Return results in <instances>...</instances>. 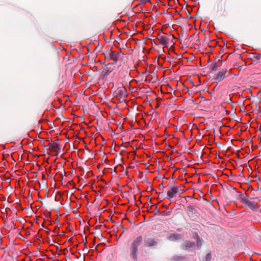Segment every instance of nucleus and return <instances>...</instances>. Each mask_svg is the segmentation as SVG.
Wrapping results in <instances>:
<instances>
[{
  "label": "nucleus",
  "instance_id": "2eb2a0df",
  "mask_svg": "<svg viewBox=\"0 0 261 261\" xmlns=\"http://www.w3.org/2000/svg\"><path fill=\"white\" fill-rule=\"evenodd\" d=\"M25 221L24 219H22V218H20V220H19V222L21 224V226L20 227L21 228H22L23 226V223Z\"/></svg>",
  "mask_w": 261,
  "mask_h": 261
},
{
  "label": "nucleus",
  "instance_id": "aec40b11",
  "mask_svg": "<svg viewBox=\"0 0 261 261\" xmlns=\"http://www.w3.org/2000/svg\"><path fill=\"white\" fill-rule=\"evenodd\" d=\"M17 161H18L19 160V156H18V157L17 158Z\"/></svg>",
  "mask_w": 261,
  "mask_h": 261
},
{
  "label": "nucleus",
  "instance_id": "9d476101",
  "mask_svg": "<svg viewBox=\"0 0 261 261\" xmlns=\"http://www.w3.org/2000/svg\"><path fill=\"white\" fill-rule=\"evenodd\" d=\"M196 245L194 243L191 241H187L185 243V248L186 249L191 250L195 247Z\"/></svg>",
  "mask_w": 261,
  "mask_h": 261
},
{
  "label": "nucleus",
  "instance_id": "b1692460",
  "mask_svg": "<svg viewBox=\"0 0 261 261\" xmlns=\"http://www.w3.org/2000/svg\"><path fill=\"white\" fill-rule=\"evenodd\" d=\"M259 56H260L259 55H257V58H258V59H259Z\"/></svg>",
  "mask_w": 261,
  "mask_h": 261
},
{
  "label": "nucleus",
  "instance_id": "4468645a",
  "mask_svg": "<svg viewBox=\"0 0 261 261\" xmlns=\"http://www.w3.org/2000/svg\"><path fill=\"white\" fill-rule=\"evenodd\" d=\"M201 245H202L201 241L199 238H198V239L197 240V246L198 247H200Z\"/></svg>",
  "mask_w": 261,
  "mask_h": 261
},
{
  "label": "nucleus",
  "instance_id": "9b49d317",
  "mask_svg": "<svg viewBox=\"0 0 261 261\" xmlns=\"http://www.w3.org/2000/svg\"><path fill=\"white\" fill-rule=\"evenodd\" d=\"M246 203L247 204L248 206L252 210H254L256 209V204L254 202L247 200L246 201Z\"/></svg>",
  "mask_w": 261,
  "mask_h": 261
},
{
  "label": "nucleus",
  "instance_id": "20e7f679",
  "mask_svg": "<svg viewBox=\"0 0 261 261\" xmlns=\"http://www.w3.org/2000/svg\"><path fill=\"white\" fill-rule=\"evenodd\" d=\"M227 70H222V71L216 73L214 75V79L218 82L221 81L225 77Z\"/></svg>",
  "mask_w": 261,
  "mask_h": 261
},
{
  "label": "nucleus",
  "instance_id": "f03ea898",
  "mask_svg": "<svg viewBox=\"0 0 261 261\" xmlns=\"http://www.w3.org/2000/svg\"><path fill=\"white\" fill-rule=\"evenodd\" d=\"M121 51L109 50L108 51L107 55L114 63H116L120 57Z\"/></svg>",
  "mask_w": 261,
  "mask_h": 261
},
{
  "label": "nucleus",
  "instance_id": "412c9836",
  "mask_svg": "<svg viewBox=\"0 0 261 261\" xmlns=\"http://www.w3.org/2000/svg\"><path fill=\"white\" fill-rule=\"evenodd\" d=\"M17 230L19 229V226L17 225Z\"/></svg>",
  "mask_w": 261,
  "mask_h": 261
},
{
  "label": "nucleus",
  "instance_id": "5701e85b",
  "mask_svg": "<svg viewBox=\"0 0 261 261\" xmlns=\"http://www.w3.org/2000/svg\"><path fill=\"white\" fill-rule=\"evenodd\" d=\"M18 184H19V181H17V187L18 186Z\"/></svg>",
  "mask_w": 261,
  "mask_h": 261
},
{
  "label": "nucleus",
  "instance_id": "4be33fe9",
  "mask_svg": "<svg viewBox=\"0 0 261 261\" xmlns=\"http://www.w3.org/2000/svg\"><path fill=\"white\" fill-rule=\"evenodd\" d=\"M15 229V227H14V228L12 230V231H14Z\"/></svg>",
  "mask_w": 261,
  "mask_h": 261
},
{
  "label": "nucleus",
  "instance_id": "f257e3e1",
  "mask_svg": "<svg viewBox=\"0 0 261 261\" xmlns=\"http://www.w3.org/2000/svg\"><path fill=\"white\" fill-rule=\"evenodd\" d=\"M143 242V237L142 236H138L135 238L132 242L130 244L129 248L130 256L131 258L134 260L138 259V254L139 247Z\"/></svg>",
  "mask_w": 261,
  "mask_h": 261
},
{
  "label": "nucleus",
  "instance_id": "dca6fc26",
  "mask_svg": "<svg viewBox=\"0 0 261 261\" xmlns=\"http://www.w3.org/2000/svg\"><path fill=\"white\" fill-rule=\"evenodd\" d=\"M19 238L20 239H23V238H24V236L20 233H17V238Z\"/></svg>",
  "mask_w": 261,
  "mask_h": 261
},
{
  "label": "nucleus",
  "instance_id": "39448f33",
  "mask_svg": "<svg viewBox=\"0 0 261 261\" xmlns=\"http://www.w3.org/2000/svg\"><path fill=\"white\" fill-rule=\"evenodd\" d=\"M178 191V187H173L169 189L167 192V195L169 199H171L175 197Z\"/></svg>",
  "mask_w": 261,
  "mask_h": 261
},
{
  "label": "nucleus",
  "instance_id": "0eeeda50",
  "mask_svg": "<svg viewBox=\"0 0 261 261\" xmlns=\"http://www.w3.org/2000/svg\"><path fill=\"white\" fill-rule=\"evenodd\" d=\"M126 96V90L124 88L119 89L117 92L116 97L119 99L124 100Z\"/></svg>",
  "mask_w": 261,
  "mask_h": 261
},
{
  "label": "nucleus",
  "instance_id": "a211bd4d",
  "mask_svg": "<svg viewBox=\"0 0 261 261\" xmlns=\"http://www.w3.org/2000/svg\"><path fill=\"white\" fill-rule=\"evenodd\" d=\"M17 211H19V210H21V206L19 203L18 202H17Z\"/></svg>",
  "mask_w": 261,
  "mask_h": 261
},
{
  "label": "nucleus",
  "instance_id": "6ab92c4d",
  "mask_svg": "<svg viewBox=\"0 0 261 261\" xmlns=\"http://www.w3.org/2000/svg\"><path fill=\"white\" fill-rule=\"evenodd\" d=\"M7 191H8V192H9L11 191H12V188H11V187H7Z\"/></svg>",
  "mask_w": 261,
  "mask_h": 261
},
{
  "label": "nucleus",
  "instance_id": "1a4fd4ad",
  "mask_svg": "<svg viewBox=\"0 0 261 261\" xmlns=\"http://www.w3.org/2000/svg\"><path fill=\"white\" fill-rule=\"evenodd\" d=\"M145 243L148 246H153L156 244V242L151 238L145 239Z\"/></svg>",
  "mask_w": 261,
  "mask_h": 261
},
{
  "label": "nucleus",
  "instance_id": "6e6552de",
  "mask_svg": "<svg viewBox=\"0 0 261 261\" xmlns=\"http://www.w3.org/2000/svg\"><path fill=\"white\" fill-rule=\"evenodd\" d=\"M158 39L160 43L163 46H166L169 41V39L165 34L160 36Z\"/></svg>",
  "mask_w": 261,
  "mask_h": 261
},
{
  "label": "nucleus",
  "instance_id": "f8f14e48",
  "mask_svg": "<svg viewBox=\"0 0 261 261\" xmlns=\"http://www.w3.org/2000/svg\"><path fill=\"white\" fill-rule=\"evenodd\" d=\"M211 69L213 71H216L218 68V64L217 63H214L211 65Z\"/></svg>",
  "mask_w": 261,
  "mask_h": 261
},
{
  "label": "nucleus",
  "instance_id": "ddd939ff",
  "mask_svg": "<svg viewBox=\"0 0 261 261\" xmlns=\"http://www.w3.org/2000/svg\"><path fill=\"white\" fill-rule=\"evenodd\" d=\"M212 258V255L210 253L207 254L206 257H205V261H209L211 260Z\"/></svg>",
  "mask_w": 261,
  "mask_h": 261
},
{
  "label": "nucleus",
  "instance_id": "7ed1b4c3",
  "mask_svg": "<svg viewBox=\"0 0 261 261\" xmlns=\"http://www.w3.org/2000/svg\"><path fill=\"white\" fill-rule=\"evenodd\" d=\"M195 211V208L193 205H189L188 206V215L193 220L196 219L198 217V213H196Z\"/></svg>",
  "mask_w": 261,
  "mask_h": 261
},
{
  "label": "nucleus",
  "instance_id": "423d86ee",
  "mask_svg": "<svg viewBox=\"0 0 261 261\" xmlns=\"http://www.w3.org/2000/svg\"><path fill=\"white\" fill-rule=\"evenodd\" d=\"M167 238L171 241H176L181 239L182 236L178 233L171 232L168 234Z\"/></svg>",
  "mask_w": 261,
  "mask_h": 261
},
{
  "label": "nucleus",
  "instance_id": "f3484780",
  "mask_svg": "<svg viewBox=\"0 0 261 261\" xmlns=\"http://www.w3.org/2000/svg\"><path fill=\"white\" fill-rule=\"evenodd\" d=\"M11 182L12 184H14L15 188L16 187V180L15 178H13L11 180Z\"/></svg>",
  "mask_w": 261,
  "mask_h": 261
}]
</instances>
